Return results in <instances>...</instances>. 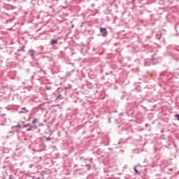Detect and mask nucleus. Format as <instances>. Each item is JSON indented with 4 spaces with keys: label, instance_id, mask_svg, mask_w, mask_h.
<instances>
[{
    "label": "nucleus",
    "instance_id": "9",
    "mask_svg": "<svg viewBox=\"0 0 179 179\" xmlns=\"http://www.w3.org/2000/svg\"><path fill=\"white\" fill-rule=\"evenodd\" d=\"M26 112H27V113H29V110H26Z\"/></svg>",
    "mask_w": 179,
    "mask_h": 179
},
{
    "label": "nucleus",
    "instance_id": "10",
    "mask_svg": "<svg viewBox=\"0 0 179 179\" xmlns=\"http://www.w3.org/2000/svg\"><path fill=\"white\" fill-rule=\"evenodd\" d=\"M133 2H135V0H132Z\"/></svg>",
    "mask_w": 179,
    "mask_h": 179
},
{
    "label": "nucleus",
    "instance_id": "2",
    "mask_svg": "<svg viewBox=\"0 0 179 179\" xmlns=\"http://www.w3.org/2000/svg\"><path fill=\"white\" fill-rule=\"evenodd\" d=\"M58 43V40H55L53 39L50 41V44H52V45H54V44H57Z\"/></svg>",
    "mask_w": 179,
    "mask_h": 179
},
{
    "label": "nucleus",
    "instance_id": "8",
    "mask_svg": "<svg viewBox=\"0 0 179 179\" xmlns=\"http://www.w3.org/2000/svg\"><path fill=\"white\" fill-rule=\"evenodd\" d=\"M22 110H26V108H25V107H24V108H22Z\"/></svg>",
    "mask_w": 179,
    "mask_h": 179
},
{
    "label": "nucleus",
    "instance_id": "6",
    "mask_svg": "<svg viewBox=\"0 0 179 179\" xmlns=\"http://www.w3.org/2000/svg\"><path fill=\"white\" fill-rule=\"evenodd\" d=\"M47 141H51V138L50 137L46 138Z\"/></svg>",
    "mask_w": 179,
    "mask_h": 179
},
{
    "label": "nucleus",
    "instance_id": "3",
    "mask_svg": "<svg viewBox=\"0 0 179 179\" xmlns=\"http://www.w3.org/2000/svg\"><path fill=\"white\" fill-rule=\"evenodd\" d=\"M29 53L30 54L31 56L34 57V54H35L34 50H30L29 51Z\"/></svg>",
    "mask_w": 179,
    "mask_h": 179
},
{
    "label": "nucleus",
    "instance_id": "11",
    "mask_svg": "<svg viewBox=\"0 0 179 179\" xmlns=\"http://www.w3.org/2000/svg\"><path fill=\"white\" fill-rule=\"evenodd\" d=\"M36 179H41L40 178H36Z\"/></svg>",
    "mask_w": 179,
    "mask_h": 179
},
{
    "label": "nucleus",
    "instance_id": "4",
    "mask_svg": "<svg viewBox=\"0 0 179 179\" xmlns=\"http://www.w3.org/2000/svg\"><path fill=\"white\" fill-rule=\"evenodd\" d=\"M134 171L136 172V174H139V172H138V169H136V168H134Z\"/></svg>",
    "mask_w": 179,
    "mask_h": 179
},
{
    "label": "nucleus",
    "instance_id": "1",
    "mask_svg": "<svg viewBox=\"0 0 179 179\" xmlns=\"http://www.w3.org/2000/svg\"><path fill=\"white\" fill-rule=\"evenodd\" d=\"M99 31L101 32L102 36L106 37L108 33L107 32V29L106 28L100 27Z\"/></svg>",
    "mask_w": 179,
    "mask_h": 179
},
{
    "label": "nucleus",
    "instance_id": "5",
    "mask_svg": "<svg viewBox=\"0 0 179 179\" xmlns=\"http://www.w3.org/2000/svg\"><path fill=\"white\" fill-rule=\"evenodd\" d=\"M36 122H37V119H34L32 123L36 124Z\"/></svg>",
    "mask_w": 179,
    "mask_h": 179
},
{
    "label": "nucleus",
    "instance_id": "7",
    "mask_svg": "<svg viewBox=\"0 0 179 179\" xmlns=\"http://www.w3.org/2000/svg\"><path fill=\"white\" fill-rule=\"evenodd\" d=\"M27 131H31V128L27 129Z\"/></svg>",
    "mask_w": 179,
    "mask_h": 179
}]
</instances>
